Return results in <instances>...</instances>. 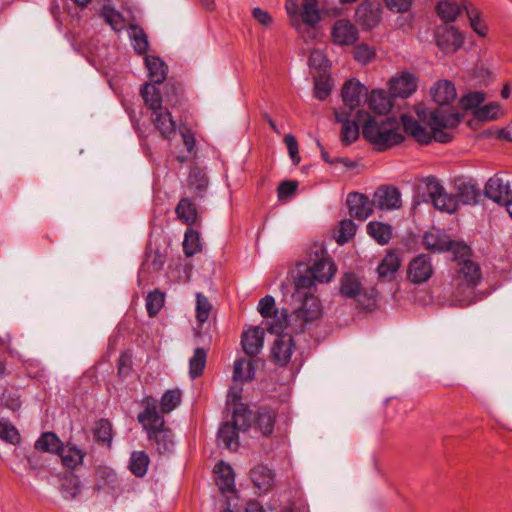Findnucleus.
Returning <instances> with one entry per match:
<instances>
[{
    "label": "nucleus",
    "mask_w": 512,
    "mask_h": 512,
    "mask_svg": "<svg viewBox=\"0 0 512 512\" xmlns=\"http://www.w3.org/2000/svg\"><path fill=\"white\" fill-rule=\"evenodd\" d=\"M251 411L245 404H240L233 410L232 420L223 423L217 433L219 445H223L229 450H236L239 447L238 432L248 431L251 425Z\"/></svg>",
    "instance_id": "4"
},
{
    "label": "nucleus",
    "mask_w": 512,
    "mask_h": 512,
    "mask_svg": "<svg viewBox=\"0 0 512 512\" xmlns=\"http://www.w3.org/2000/svg\"><path fill=\"white\" fill-rule=\"evenodd\" d=\"M435 42L444 54H454L464 44V35L454 26H439L435 31Z\"/></svg>",
    "instance_id": "12"
},
{
    "label": "nucleus",
    "mask_w": 512,
    "mask_h": 512,
    "mask_svg": "<svg viewBox=\"0 0 512 512\" xmlns=\"http://www.w3.org/2000/svg\"><path fill=\"white\" fill-rule=\"evenodd\" d=\"M60 492L63 498L72 500L81 493V481L78 475L70 472L61 478Z\"/></svg>",
    "instance_id": "38"
},
{
    "label": "nucleus",
    "mask_w": 512,
    "mask_h": 512,
    "mask_svg": "<svg viewBox=\"0 0 512 512\" xmlns=\"http://www.w3.org/2000/svg\"><path fill=\"white\" fill-rule=\"evenodd\" d=\"M470 26L473 31L480 37H486L488 27L481 19L480 11L473 5H469L466 11Z\"/></svg>",
    "instance_id": "51"
},
{
    "label": "nucleus",
    "mask_w": 512,
    "mask_h": 512,
    "mask_svg": "<svg viewBox=\"0 0 512 512\" xmlns=\"http://www.w3.org/2000/svg\"><path fill=\"white\" fill-rule=\"evenodd\" d=\"M175 213L179 220L188 226L196 223L198 212L196 205L189 198H181L178 202Z\"/></svg>",
    "instance_id": "37"
},
{
    "label": "nucleus",
    "mask_w": 512,
    "mask_h": 512,
    "mask_svg": "<svg viewBox=\"0 0 512 512\" xmlns=\"http://www.w3.org/2000/svg\"><path fill=\"white\" fill-rule=\"evenodd\" d=\"M284 142L287 146L288 153L293 164L298 165L301 161V158L299 156V148L295 136L292 134L285 135Z\"/></svg>",
    "instance_id": "62"
},
{
    "label": "nucleus",
    "mask_w": 512,
    "mask_h": 512,
    "mask_svg": "<svg viewBox=\"0 0 512 512\" xmlns=\"http://www.w3.org/2000/svg\"><path fill=\"white\" fill-rule=\"evenodd\" d=\"M423 244L431 252L452 251L455 259L467 256L470 251L466 244L451 240L444 230L435 228L424 234Z\"/></svg>",
    "instance_id": "6"
},
{
    "label": "nucleus",
    "mask_w": 512,
    "mask_h": 512,
    "mask_svg": "<svg viewBox=\"0 0 512 512\" xmlns=\"http://www.w3.org/2000/svg\"><path fill=\"white\" fill-rule=\"evenodd\" d=\"M140 94L145 104L153 111L156 112L162 109V96L159 89L152 83H145L142 85Z\"/></svg>",
    "instance_id": "43"
},
{
    "label": "nucleus",
    "mask_w": 512,
    "mask_h": 512,
    "mask_svg": "<svg viewBox=\"0 0 512 512\" xmlns=\"http://www.w3.org/2000/svg\"><path fill=\"white\" fill-rule=\"evenodd\" d=\"M150 463L148 454L145 451H134L130 458V471L136 477H143L147 473Z\"/></svg>",
    "instance_id": "49"
},
{
    "label": "nucleus",
    "mask_w": 512,
    "mask_h": 512,
    "mask_svg": "<svg viewBox=\"0 0 512 512\" xmlns=\"http://www.w3.org/2000/svg\"><path fill=\"white\" fill-rule=\"evenodd\" d=\"M469 5L466 0H442L437 3L435 12L444 23H453L463 11H467Z\"/></svg>",
    "instance_id": "22"
},
{
    "label": "nucleus",
    "mask_w": 512,
    "mask_h": 512,
    "mask_svg": "<svg viewBox=\"0 0 512 512\" xmlns=\"http://www.w3.org/2000/svg\"><path fill=\"white\" fill-rule=\"evenodd\" d=\"M145 262L149 264V266L153 269V271H161L166 262V255L162 253L159 249H155L154 251L145 253Z\"/></svg>",
    "instance_id": "60"
},
{
    "label": "nucleus",
    "mask_w": 512,
    "mask_h": 512,
    "mask_svg": "<svg viewBox=\"0 0 512 512\" xmlns=\"http://www.w3.org/2000/svg\"><path fill=\"white\" fill-rule=\"evenodd\" d=\"M308 271L313 275L316 282L329 283L334 278L337 267L327 251L320 247L315 252L312 265H308Z\"/></svg>",
    "instance_id": "10"
},
{
    "label": "nucleus",
    "mask_w": 512,
    "mask_h": 512,
    "mask_svg": "<svg viewBox=\"0 0 512 512\" xmlns=\"http://www.w3.org/2000/svg\"><path fill=\"white\" fill-rule=\"evenodd\" d=\"M299 18L305 25L315 27L321 21L318 0H303V9L300 11Z\"/></svg>",
    "instance_id": "44"
},
{
    "label": "nucleus",
    "mask_w": 512,
    "mask_h": 512,
    "mask_svg": "<svg viewBox=\"0 0 512 512\" xmlns=\"http://www.w3.org/2000/svg\"><path fill=\"white\" fill-rule=\"evenodd\" d=\"M433 274L431 257L428 254H420L414 257L407 268V278L414 284L427 282Z\"/></svg>",
    "instance_id": "14"
},
{
    "label": "nucleus",
    "mask_w": 512,
    "mask_h": 512,
    "mask_svg": "<svg viewBox=\"0 0 512 512\" xmlns=\"http://www.w3.org/2000/svg\"><path fill=\"white\" fill-rule=\"evenodd\" d=\"M357 226L351 219H344L339 224V235L337 237L338 244L349 242L356 234Z\"/></svg>",
    "instance_id": "58"
},
{
    "label": "nucleus",
    "mask_w": 512,
    "mask_h": 512,
    "mask_svg": "<svg viewBox=\"0 0 512 512\" xmlns=\"http://www.w3.org/2000/svg\"><path fill=\"white\" fill-rule=\"evenodd\" d=\"M208 350L202 347H197L192 357L189 359V376L191 379H197L204 373L207 363Z\"/></svg>",
    "instance_id": "41"
},
{
    "label": "nucleus",
    "mask_w": 512,
    "mask_h": 512,
    "mask_svg": "<svg viewBox=\"0 0 512 512\" xmlns=\"http://www.w3.org/2000/svg\"><path fill=\"white\" fill-rule=\"evenodd\" d=\"M257 309L263 318H269L273 313H278V310L275 308V299L270 295L260 299Z\"/></svg>",
    "instance_id": "61"
},
{
    "label": "nucleus",
    "mask_w": 512,
    "mask_h": 512,
    "mask_svg": "<svg viewBox=\"0 0 512 512\" xmlns=\"http://www.w3.org/2000/svg\"><path fill=\"white\" fill-rule=\"evenodd\" d=\"M208 177L199 168L190 170L187 178V185L191 192L198 197H202L208 187Z\"/></svg>",
    "instance_id": "42"
},
{
    "label": "nucleus",
    "mask_w": 512,
    "mask_h": 512,
    "mask_svg": "<svg viewBox=\"0 0 512 512\" xmlns=\"http://www.w3.org/2000/svg\"><path fill=\"white\" fill-rule=\"evenodd\" d=\"M455 197L458 202V206L477 205L481 198V190L479 187L470 180L459 178L455 180Z\"/></svg>",
    "instance_id": "17"
},
{
    "label": "nucleus",
    "mask_w": 512,
    "mask_h": 512,
    "mask_svg": "<svg viewBox=\"0 0 512 512\" xmlns=\"http://www.w3.org/2000/svg\"><path fill=\"white\" fill-rule=\"evenodd\" d=\"M119 488V481L115 471L108 467H99L95 474V490L114 492Z\"/></svg>",
    "instance_id": "30"
},
{
    "label": "nucleus",
    "mask_w": 512,
    "mask_h": 512,
    "mask_svg": "<svg viewBox=\"0 0 512 512\" xmlns=\"http://www.w3.org/2000/svg\"><path fill=\"white\" fill-rule=\"evenodd\" d=\"M426 189L433 206L437 210L449 214L457 211L459 206L455 194L447 193L435 177L427 178Z\"/></svg>",
    "instance_id": "8"
},
{
    "label": "nucleus",
    "mask_w": 512,
    "mask_h": 512,
    "mask_svg": "<svg viewBox=\"0 0 512 512\" xmlns=\"http://www.w3.org/2000/svg\"><path fill=\"white\" fill-rule=\"evenodd\" d=\"M331 38L334 44L340 46L353 45L359 38L356 26L347 19L335 21L331 29Z\"/></svg>",
    "instance_id": "16"
},
{
    "label": "nucleus",
    "mask_w": 512,
    "mask_h": 512,
    "mask_svg": "<svg viewBox=\"0 0 512 512\" xmlns=\"http://www.w3.org/2000/svg\"><path fill=\"white\" fill-rule=\"evenodd\" d=\"M181 403V392L179 389L166 390L160 401V410L158 412L164 416L176 409Z\"/></svg>",
    "instance_id": "47"
},
{
    "label": "nucleus",
    "mask_w": 512,
    "mask_h": 512,
    "mask_svg": "<svg viewBox=\"0 0 512 512\" xmlns=\"http://www.w3.org/2000/svg\"><path fill=\"white\" fill-rule=\"evenodd\" d=\"M212 305L208 298L201 292L196 293V319L200 324H204L210 316Z\"/></svg>",
    "instance_id": "56"
},
{
    "label": "nucleus",
    "mask_w": 512,
    "mask_h": 512,
    "mask_svg": "<svg viewBox=\"0 0 512 512\" xmlns=\"http://www.w3.org/2000/svg\"><path fill=\"white\" fill-rule=\"evenodd\" d=\"M292 313L296 320L308 324L319 320L323 315V307L320 299L313 296H303L300 299L291 298Z\"/></svg>",
    "instance_id": "7"
},
{
    "label": "nucleus",
    "mask_w": 512,
    "mask_h": 512,
    "mask_svg": "<svg viewBox=\"0 0 512 512\" xmlns=\"http://www.w3.org/2000/svg\"><path fill=\"white\" fill-rule=\"evenodd\" d=\"M64 443L54 432H44L36 440L34 448L40 452L58 455L63 450Z\"/></svg>",
    "instance_id": "33"
},
{
    "label": "nucleus",
    "mask_w": 512,
    "mask_h": 512,
    "mask_svg": "<svg viewBox=\"0 0 512 512\" xmlns=\"http://www.w3.org/2000/svg\"><path fill=\"white\" fill-rule=\"evenodd\" d=\"M373 204L380 210L390 211L402 206L401 193L392 185H381L374 192Z\"/></svg>",
    "instance_id": "15"
},
{
    "label": "nucleus",
    "mask_w": 512,
    "mask_h": 512,
    "mask_svg": "<svg viewBox=\"0 0 512 512\" xmlns=\"http://www.w3.org/2000/svg\"><path fill=\"white\" fill-rule=\"evenodd\" d=\"M388 10L393 13H406L410 10L413 0H384Z\"/></svg>",
    "instance_id": "63"
},
{
    "label": "nucleus",
    "mask_w": 512,
    "mask_h": 512,
    "mask_svg": "<svg viewBox=\"0 0 512 512\" xmlns=\"http://www.w3.org/2000/svg\"><path fill=\"white\" fill-rule=\"evenodd\" d=\"M458 273L463 277L465 284L470 288H475L482 278L479 265L469 259L459 262Z\"/></svg>",
    "instance_id": "34"
},
{
    "label": "nucleus",
    "mask_w": 512,
    "mask_h": 512,
    "mask_svg": "<svg viewBox=\"0 0 512 512\" xmlns=\"http://www.w3.org/2000/svg\"><path fill=\"white\" fill-rule=\"evenodd\" d=\"M164 305V293L155 289L148 293L146 297V309L150 317L156 316Z\"/></svg>",
    "instance_id": "55"
},
{
    "label": "nucleus",
    "mask_w": 512,
    "mask_h": 512,
    "mask_svg": "<svg viewBox=\"0 0 512 512\" xmlns=\"http://www.w3.org/2000/svg\"><path fill=\"white\" fill-rule=\"evenodd\" d=\"M101 16L114 31H121L124 28L125 20L123 15L112 6L104 5L101 11Z\"/></svg>",
    "instance_id": "50"
},
{
    "label": "nucleus",
    "mask_w": 512,
    "mask_h": 512,
    "mask_svg": "<svg viewBox=\"0 0 512 512\" xmlns=\"http://www.w3.org/2000/svg\"><path fill=\"white\" fill-rule=\"evenodd\" d=\"M277 417V411L268 406H260L254 415V427L263 436H270L273 433Z\"/></svg>",
    "instance_id": "26"
},
{
    "label": "nucleus",
    "mask_w": 512,
    "mask_h": 512,
    "mask_svg": "<svg viewBox=\"0 0 512 512\" xmlns=\"http://www.w3.org/2000/svg\"><path fill=\"white\" fill-rule=\"evenodd\" d=\"M367 233L377 241L380 245L387 244L392 236V228L389 224L378 221L369 222L367 225Z\"/></svg>",
    "instance_id": "45"
},
{
    "label": "nucleus",
    "mask_w": 512,
    "mask_h": 512,
    "mask_svg": "<svg viewBox=\"0 0 512 512\" xmlns=\"http://www.w3.org/2000/svg\"><path fill=\"white\" fill-rule=\"evenodd\" d=\"M393 99L390 92L384 90H373L368 98V107L379 115H385L393 107Z\"/></svg>",
    "instance_id": "29"
},
{
    "label": "nucleus",
    "mask_w": 512,
    "mask_h": 512,
    "mask_svg": "<svg viewBox=\"0 0 512 512\" xmlns=\"http://www.w3.org/2000/svg\"><path fill=\"white\" fill-rule=\"evenodd\" d=\"M341 95L345 107L351 113V111L360 106L362 97L367 95V88L358 80L350 79L344 83Z\"/></svg>",
    "instance_id": "21"
},
{
    "label": "nucleus",
    "mask_w": 512,
    "mask_h": 512,
    "mask_svg": "<svg viewBox=\"0 0 512 512\" xmlns=\"http://www.w3.org/2000/svg\"><path fill=\"white\" fill-rule=\"evenodd\" d=\"M128 34L135 53L138 55L146 54L149 49V42L143 28L137 24H130L128 27Z\"/></svg>",
    "instance_id": "40"
},
{
    "label": "nucleus",
    "mask_w": 512,
    "mask_h": 512,
    "mask_svg": "<svg viewBox=\"0 0 512 512\" xmlns=\"http://www.w3.org/2000/svg\"><path fill=\"white\" fill-rule=\"evenodd\" d=\"M335 120L342 124L341 142L345 146L354 143L362 128L363 138L377 151H386L401 144L405 137L400 130V122L395 117H376L364 110H358L354 120L351 113L335 111Z\"/></svg>",
    "instance_id": "1"
},
{
    "label": "nucleus",
    "mask_w": 512,
    "mask_h": 512,
    "mask_svg": "<svg viewBox=\"0 0 512 512\" xmlns=\"http://www.w3.org/2000/svg\"><path fill=\"white\" fill-rule=\"evenodd\" d=\"M416 89V79L408 72H402L398 77L392 78L389 81V92L394 98H408Z\"/></svg>",
    "instance_id": "20"
},
{
    "label": "nucleus",
    "mask_w": 512,
    "mask_h": 512,
    "mask_svg": "<svg viewBox=\"0 0 512 512\" xmlns=\"http://www.w3.org/2000/svg\"><path fill=\"white\" fill-rule=\"evenodd\" d=\"M0 439L12 444H19L21 437L18 430L11 423L0 420Z\"/></svg>",
    "instance_id": "57"
},
{
    "label": "nucleus",
    "mask_w": 512,
    "mask_h": 512,
    "mask_svg": "<svg viewBox=\"0 0 512 512\" xmlns=\"http://www.w3.org/2000/svg\"><path fill=\"white\" fill-rule=\"evenodd\" d=\"M58 455L63 466L73 470L83 463L86 453L77 448L76 445L68 442L66 445H63V450Z\"/></svg>",
    "instance_id": "36"
},
{
    "label": "nucleus",
    "mask_w": 512,
    "mask_h": 512,
    "mask_svg": "<svg viewBox=\"0 0 512 512\" xmlns=\"http://www.w3.org/2000/svg\"><path fill=\"white\" fill-rule=\"evenodd\" d=\"M145 66L148 69V76L154 84H162L168 73L166 63L158 56L149 55L144 59Z\"/></svg>",
    "instance_id": "31"
},
{
    "label": "nucleus",
    "mask_w": 512,
    "mask_h": 512,
    "mask_svg": "<svg viewBox=\"0 0 512 512\" xmlns=\"http://www.w3.org/2000/svg\"><path fill=\"white\" fill-rule=\"evenodd\" d=\"M463 114L456 111H446L443 108H436L429 113L427 124L430 126L431 140L440 143H449L453 139L450 132L444 129L456 128L462 121Z\"/></svg>",
    "instance_id": "5"
},
{
    "label": "nucleus",
    "mask_w": 512,
    "mask_h": 512,
    "mask_svg": "<svg viewBox=\"0 0 512 512\" xmlns=\"http://www.w3.org/2000/svg\"><path fill=\"white\" fill-rule=\"evenodd\" d=\"M202 251L201 238L198 231L188 228L184 235L183 252L186 257H192Z\"/></svg>",
    "instance_id": "46"
},
{
    "label": "nucleus",
    "mask_w": 512,
    "mask_h": 512,
    "mask_svg": "<svg viewBox=\"0 0 512 512\" xmlns=\"http://www.w3.org/2000/svg\"><path fill=\"white\" fill-rule=\"evenodd\" d=\"M250 478L262 493H268L275 485V473L267 465L258 464L250 471Z\"/></svg>",
    "instance_id": "24"
},
{
    "label": "nucleus",
    "mask_w": 512,
    "mask_h": 512,
    "mask_svg": "<svg viewBox=\"0 0 512 512\" xmlns=\"http://www.w3.org/2000/svg\"><path fill=\"white\" fill-rule=\"evenodd\" d=\"M215 481L222 493L233 492L235 489V474L233 468L220 461L214 468Z\"/></svg>",
    "instance_id": "27"
},
{
    "label": "nucleus",
    "mask_w": 512,
    "mask_h": 512,
    "mask_svg": "<svg viewBox=\"0 0 512 512\" xmlns=\"http://www.w3.org/2000/svg\"><path fill=\"white\" fill-rule=\"evenodd\" d=\"M484 194L492 201L506 206L509 212V207L512 205V190L508 180H505L499 174H495L487 181Z\"/></svg>",
    "instance_id": "13"
},
{
    "label": "nucleus",
    "mask_w": 512,
    "mask_h": 512,
    "mask_svg": "<svg viewBox=\"0 0 512 512\" xmlns=\"http://www.w3.org/2000/svg\"><path fill=\"white\" fill-rule=\"evenodd\" d=\"M500 105L496 102L481 106L473 112L475 119L481 122L493 121L498 119L500 113Z\"/></svg>",
    "instance_id": "53"
},
{
    "label": "nucleus",
    "mask_w": 512,
    "mask_h": 512,
    "mask_svg": "<svg viewBox=\"0 0 512 512\" xmlns=\"http://www.w3.org/2000/svg\"><path fill=\"white\" fill-rule=\"evenodd\" d=\"M294 291L291 294L292 299H300L303 296H313L316 291V280L308 271V265L303 262L296 264L292 272Z\"/></svg>",
    "instance_id": "11"
},
{
    "label": "nucleus",
    "mask_w": 512,
    "mask_h": 512,
    "mask_svg": "<svg viewBox=\"0 0 512 512\" xmlns=\"http://www.w3.org/2000/svg\"><path fill=\"white\" fill-rule=\"evenodd\" d=\"M400 121L404 132L414 138L415 141L420 144H429L431 142L429 131L413 116L401 114Z\"/></svg>",
    "instance_id": "25"
},
{
    "label": "nucleus",
    "mask_w": 512,
    "mask_h": 512,
    "mask_svg": "<svg viewBox=\"0 0 512 512\" xmlns=\"http://www.w3.org/2000/svg\"><path fill=\"white\" fill-rule=\"evenodd\" d=\"M382 12L383 9L379 0H364L355 10V21L362 30L369 31L380 24Z\"/></svg>",
    "instance_id": "9"
},
{
    "label": "nucleus",
    "mask_w": 512,
    "mask_h": 512,
    "mask_svg": "<svg viewBox=\"0 0 512 512\" xmlns=\"http://www.w3.org/2000/svg\"><path fill=\"white\" fill-rule=\"evenodd\" d=\"M431 96L433 101L438 104L437 108L452 111L450 104L456 99V88L449 80H439L431 88Z\"/></svg>",
    "instance_id": "19"
},
{
    "label": "nucleus",
    "mask_w": 512,
    "mask_h": 512,
    "mask_svg": "<svg viewBox=\"0 0 512 512\" xmlns=\"http://www.w3.org/2000/svg\"><path fill=\"white\" fill-rule=\"evenodd\" d=\"M346 202L350 216L357 220H366L373 211V200L370 201L369 198L362 193H349Z\"/></svg>",
    "instance_id": "18"
},
{
    "label": "nucleus",
    "mask_w": 512,
    "mask_h": 512,
    "mask_svg": "<svg viewBox=\"0 0 512 512\" xmlns=\"http://www.w3.org/2000/svg\"><path fill=\"white\" fill-rule=\"evenodd\" d=\"M93 436L97 442L110 447L113 439L111 422L106 418H102L96 422L93 429Z\"/></svg>",
    "instance_id": "48"
},
{
    "label": "nucleus",
    "mask_w": 512,
    "mask_h": 512,
    "mask_svg": "<svg viewBox=\"0 0 512 512\" xmlns=\"http://www.w3.org/2000/svg\"><path fill=\"white\" fill-rule=\"evenodd\" d=\"M378 298L379 293L375 288H363L360 294L354 299L362 309L371 311L377 306Z\"/></svg>",
    "instance_id": "52"
},
{
    "label": "nucleus",
    "mask_w": 512,
    "mask_h": 512,
    "mask_svg": "<svg viewBox=\"0 0 512 512\" xmlns=\"http://www.w3.org/2000/svg\"><path fill=\"white\" fill-rule=\"evenodd\" d=\"M264 334V329L259 326L243 332L241 345L248 356L253 357L260 353L264 344Z\"/></svg>",
    "instance_id": "23"
},
{
    "label": "nucleus",
    "mask_w": 512,
    "mask_h": 512,
    "mask_svg": "<svg viewBox=\"0 0 512 512\" xmlns=\"http://www.w3.org/2000/svg\"><path fill=\"white\" fill-rule=\"evenodd\" d=\"M486 95L480 91L469 92L463 95L459 100L460 107L464 110H473V112L480 108V105L485 101Z\"/></svg>",
    "instance_id": "54"
},
{
    "label": "nucleus",
    "mask_w": 512,
    "mask_h": 512,
    "mask_svg": "<svg viewBox=\"0 0 512 512\" xmlns=\"http://www.w3.org/2000/svg\"><path fill=\"white\" fill-rule=\"evenodd\" d=\"M354 59L365 65L375 57V50L367 44H358L353 49Z\"/></svg>",
    "instance_id": "59"
},
{
    "label": "nucleus",
    "mask_w": 512,
    "mask_h": 512,
    "mask_svg": "<svg viewBox=\"0 0 512 512\" xmlns=\"http://www.w3.org/2000/svg\"><path fill=\"white\" fill-rule=\"evenodd\" d=\"M0 401L4 407L12 411H17L21 407V400L19 396L9 391H4L2 393Z\"/></svg>",
    "instance_id": "64"
},
{
    "label": "nucleus",
    "mask_w": 512,
    "mask_h": 512,
    "mask_svg": "<svg viewBox=\"0 0 512 512\" xmlns=\"http://www.w3.org/2000/svg\"><path fill=\"white\" fill-rule=\"evenodd\" d=\"M152 121L155 128L164 138L169 139L171 136L175 135L177 125L167 108L153 112Z\"/></svg>",
    "instance_id": "28"
},
{
    "label": "nucleus",
    "mask_w": 512,
    "mask_h": 512,
    "mask_svg": "<svg viewBox=\"0 0 512 512\" xmlns=\"http://www.w3.org/2000/svg\"><path fill=\"white\" fill-rule=\"evenodd\" d=\"M287 320L288 311L283 309L282 318L270 323L266 328L270 333L278 334L272 344L270 357L272 362L280 367H286L289 364L296 348L292 335L282 333L287 325Z\"/></svg>",
    "instance_id": "3"
},
{
    "label": "nucleus",
    "mask_w": 512,
    "mask_h": 512,
    "mask_svg": "<svg viewBox=\"0 0 512 512\" xmlns=\"http://www.w3.org/2000/svg\"><path fill=\"white\" fill-rule=\"evenodd\" d=\"M143 410L138 414L137 421L143 431L152 450L159 455L173 452L175 441L171 428L166 426L164 416L158 412V401L150 395L140 401Z\"/></svg>",
    "instance_id": "2"
},
{
    "label": "nucleus",
    "mask_w": 512,
    "mask_h": 512,
    "mask_svg": "<svg viewBox=\"0 0 512 512\" xmlns=\"http://www.w3.org/2000/svg\"><path fill=\"white\" fill-rule=\"evenodd\" d=\"M255 377L254 361L244 358L236 359L233 365V380L235 382H248Z\"/></svg>",
    "instance_id": "39"
},
{
    "label": "nucleus",
    "mask_w": 512,
    "mask_h": 512,
    "mask_svg": "<svg viewBox=\"0 0 512 512\" xmlns=\"http://www.w3.org/2000/svg\"><path fill=\"white\" fill-rule=\"evenodd\" d=\"M401 266V260L399 255L395 251H390L382 259L377 267V272L380 278L386 280H392L395 273Z\"/></svg>",
    "instance_id": "35"
},
{
    "label": "nucleus",
    "mask_w": 512,
    "mask_h": 512,
    "mask_svg": "<svg viewBox=\"0 0 512 512\" xmlns=\"http://www.w3.org/2000/svg\"><path fill=\"white\" fill-rule=\"evenodd\" d=\"M362 289V283L356 274L347 272L342 275L339 283V293L341 296L354 299L360 294Z\"/></svg>",
    "instance_id": "32"
}]
</instances>
